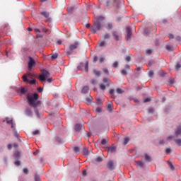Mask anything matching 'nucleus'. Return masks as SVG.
<instances>
[{
    "label": "nucleus",
    "instance_id": "a211bd4d",
    "mask_svg": "<svg viewBox=\"0 0 181 181\" xmlns=\"http://www.w3.org/2000/svg\"><path fill=\"white\" fill-rule=\"evenodd\" d=\"M112 102H109V104L107 105V110H109L110 112H111V111H112Z\"/></svg>",
    "mask_w": 181,
    "mask_h": 181
},
{
    "label": "nucleus",
    "instance_id": "ea45409f",
    "mask_svg": "<svg viewBox=\"0 0 181 181\" xmlns=\"http://www.w3.org/2000/svg\"><path fill=\"white\" fill-rule=\"evenodd\" d=\"M146 54H152V49H146Z\"/></svg>",
    "mask_w": 181,
    "mask_h": 181
},
{
    "label": "nucleus",
    "instance_id": "72a5a7b5",
    "mask_svg": "<svg viewBox=\"0 0 181 181\" xmlns=\"http://www.w3.org/2000/svg\"><path fill=\"white\" fill-rule=\"evenodd\" d=\"M169 84H170V86H173V84H175V79L170 78L169 79Z\"/></svg>",
    "mask_w": 181,
    "mask_h": 181
},
{
    "label": "nucleus",
    "instance_id": "4be33fe9",
    "mask_svg": "<svg viewBox=\"0 0 181 181\" xmlns=\"http://www.w3.org/2000/svg\"><path fill=\"white\" fill-rule=\"evenodd\" d=\"M91 101H93V97L88 96V98H86L87 104H91Z\"/></svg>",
    "mask_w": 181,
    "mask_h": 181
},
{
    "label": "nucleus",
    "instance_id": "5fc2aeb1",
    "mask_svg": "<svg viewBox=\"0 0 181 181\" xmlns=\"http://www.w3.org/2000/svg\"><path fill=\"white\" fill-rule=\"evenodd\" d=\"M20 155H21V153L17 152V153H16L14 154V156H15V158H19Z\"/></svg>",
    "mask_w": 181,
    "mask_h": 181
},
{
    "label": "nucleus",
    "instance_id": "680f3d73",
    "mask_svg": "<svg viewBox=\"0 0 181 181\" xmlns=\"http://www.w3.org/2000/svg\"><path fill=\"white\" fill-rule=\"evenodd\" d=\"M126 62H131V57L128 56L125 58Z\"/></svg>",
    "mask_w": 181,
    "mask_h": 181
},
{
    "label": "nucleus",
    "instance_id": "423d86ee",
    "mask_svg": "<svg viewBox=\"0 0 181 181\" xmlns=\"http://www.w3.org/2000/svg\"><path fill=\"white\" fill-rule=\"evenodd\" d=\"M126 32V40H129V39H131V36H132V30H131V27H127Z\"/></svg>",
    "mask_w": 181,
    "mask_h": 181
},
{
    "label": "nucleus",
    "instance_id": "f03ea898",
    "mask_svg": "<svg viewBox=\"0 0 181 181\" xmlns=\"http://www.w3.org/2000/svg\"><path fill=\"white\" fill-rule=\"evenodd\" d=\"M27 99L28 101L29 105L30 107H33L34 108H36V107H38V105H40V101H39V94L34 93L33 95H28Z\"/></svg>",
    "mask_w": 181,
    "mask_h": 181
},
{
    "label": "nucleus",
    "instance_id": "ddd939ff",
    "mask_svg": "<svg viewBox=\"0 0 181 181\" xmlns=\"http://www.w3.org/2000/svg\"><path fill=\"white\" fill-rule=\"evenodd\" d=\"M89 90H90V88H88V86H83L81 89V93L83 94H87V93H88Z\"/></svg>",
    "mask_w": 181,
    "mask_h": 181
},
{
    "label": "nucleus",
    "instance_id": "2f4dec72",
    "mask_svg": "<svg viewBox=\"0 0 181 181\" xmlns=\"http://www.w3.org/2000/svg\"><path fill=\"white\" fill-rule=\"evenodd\" d=\"M121 74H122V76H127L128 74V72H127L126 69H122Z\"/></svg>",
    "mask_w": 181,
    "mask_h": 181
},
{
    "label": "nucleus",
    "instance_id": "39448f33",
    "mask_svg": "<svg viewBox=\"0 0 181 181\" xmlns=\"http://www.w3.org/2000/svg\"><path fill=\"white\" fill-rule=\"evenodd\" d=\"M28 59H29L28 70L30 71V70H32L33 66H35V64H36V62H35V59H33V58H32L31 57H29Z\"/></svg>",
    "mask_w": 181,
    "mask_h": 181
},
{
    "label": "nucleus",
    "instance_id": "7ed1b4c3",
    "mask_svg": "<svg viewBox=\"0 0 181 181\" xmlns=\"http://www.w3.org/2000/svg\"><path fill=\"white\" fill-rule=\"evenodd\" d=\"M23 81L29 83V84H35L36 80L32 78V74H26L23 76Z\"/></svg>",
    "mask_w": 181,
    "mask_h": 181
},
{
    "label": "nucleus",
    "instance_id": "3c124183",
    "mask_svg": "<svg viewBox=\"0 0 181 181\" xmlns=\"http://www.w3.org/2000/svg\"><path fill=\"white\" fill-rule=\"evenodd\" d=\"M23 171L25 175H28V173H29V170H28L27 168H24Z\"/></svg>",
    "mask_w": 181,
    "mask_h": 181
},
{
    "label": "nucleus",
    "instance_id": "5701e85b",
    "mask_svg": "<svg viewBox=\"0 0 181 181\" xmlns=\"http://www.w3.org/2000/svg\"><path fill=\"white\" fill-rule=\"evenodd\" d=\"M81 124H76L75 126L76 131H80V129H81Z\"/></svg>",
    "mask_w": 181,
    "mask_h": 181
},
{
    "label": "nucleus",
    "instance_id": "37998d69",
    "mask_svg": "<svg viewBox=\"0 0 181 181\" xmlns=\"http://www.w3.org/2000/svg\"><path fill=\"white\" fill-rule=\"evenodd\" d=\"M85 70L86 72H88V62H86L85 64Z\"/></svg>",
    "mask_w": 181,
    "mask_h": 181
},
{
    "label": "nucleus",
    "instance_id": "393cba45",
    "mask_svg": "<svg viewBox=\"0 0 181 181\" xmlns=\"http://www.w3.org/2000/svg\"><path fill=\"white\" fill-rule=\"evenodd\" d=\"M110 37H111V35L108 34V33H105L104 35H103V39L105 40H107V39H110Z\"/></svg>",
    "mask_w": 181,
    "mask_h": 181
},
{
    "label": "nucleus",
    "instance_id": "79ce46f5",
    "mask_svg": "<svg viewBox=\"0 0 181 181\" xmlns=\"http://www.w3.org/2000/svg\"><path fill=\"white\" fill-rule=\"evenodd\" d=\"M39 134H40L39 130H35L33 132V135H39Z\"/></svg>",
    "mask_w": 181,
    "mask_h": 181
},
{
    "label": "nucleus",
    "instance_id": "58836bf2",
    "mask_svg": "<svg viewBox=\"0 0 181 181\" xmlns=\"http://www.w3.org/2000/svg\"><path fill=\"white\" fill-rule=\"evenodd\" d=\"M101 104H103V100H101L100 98L97 99V105H101Z\"/></svg>",
    "mask_w": 181,
    "mask_h": 181
},
{
    "label": "nucleus",
    "instance_id": "c03bdc74",
    "mask_svg": "<svg viewBox=\"0 0 181 181\" xmlns=\"http://www.w3.org/2000/svg\"><path fill=\"white\" fill-rule=\"evenodd\" d=\"M114 69H117L118 67V62H115L113 64Z\"/></svg>",
    "mask_w": 181,
    "mask_h": 181
},
{
    "label": "nucleus",
    "instance_id": "f257e3e1",
    "mask_svg": "<svg viewBox=\"0 0 181 181\" xmlns=\"http://www.w3.org/2000/svg\"><path fill=\"white\" fill-rule=\"evenodd\" d=\"M105 19V17L102 16H95V20L93 23V25L90 27V31L92 33H97L103 29L104 26L103 21Z\"/></svg>",
    "mask_w": 181,
    "mask_h": 181
},
{
    "label": "nucleus",
    "instance_id": "2eb2a0df",
    "mask_svg": "<svg viewBox=\"0 0 181 181\" xmlns=\"http://www.w3.org/2000/svg\"><path fill=\"white\" fill-rule=\"evenodd\" d=\"M41 15L45 18H46L47 19H50V18L49 17L50 16L49 12H46V11L41 12Z\"/></svg>",
    "mask_w": 181,
    "mask_h": 181
},
{
    "label": "nucleus",
    "instance_id": "473e14b6",
    "mask_svg": "<svg viewBox=\"0 0 181 181\" xmlns=\"http://www.w3.org/2000/svg\"><path fill=\"white\" fill-rule=\"evenodd\" d=\"M180 67H181L180 64L177 63V64L175 65V71H179V69H180Z\"/></svg>",
    "mask_w": 181,
    "mask_h": 181
},
{
    "label": "nucleus",
    "instance_id": "a878e982",
    "mask_svg": "<svg viewBox=\"0 0 181 181\" xmlns=\"http://www.w3.org/2000/svg\"><path fill=\"white\" fill-rule=\"evenodd\" d=\"M74 152H75V153H80V148L76 146L74 148Z\"/></svg>",
    "mask_w": 181,
    "mask_h": 181
},
{
    "label": "nucleus",
    "instance_id": "052dcab7",
    "mask_svg": "<svg viewBox=\"0 0 181 181\" xmlns=\"http://www.w3.org/2000/svg\"><path fill=\"white\" fill-rule=\"evenodd\" d=\"M172 139H173V136H169L167 137V139H166L167 141H170V140H172Z\"/></svg>",
    "mask_w": 181,
    "mask_h": 181
},
{
    "label": "nucleus",
    "instance_id": "6e6d98bb",
    "mask_svg": "<svg viewBox=\"0 0 181 181\" xmlns=\"http://www.w3.org/2000/svg\"><path fill=\"white\" fill-rule=\"evenodd\" d=\"M149 101H151V98H144V103H149Z\"/></svg>",
    "mask_w": 181,
    "mask_h": 181
},
{
    "label": "nucleus",
    "instance_id": "e433bc0d",
    "mask_svg": "<svg viewBox=\"0 0 181 181\" xmlns=\"http://www.w3.org/2000/svg\"><path fill=\"white\" fill-rule=\"evenodd\" d=\"M74 11V7H69L68 8V12L69 13H72V12Z\"/></svg>",
    "mask_w": 181,
    "mask_h": 181
},
{
    "label": "nucleus",
    "instance_id": "0e129e2a",
    "mask_svg": "<svg viewBox=\"0 0 181 181\" xmlns=\"http://www.w3.org/2000/svg\"><path fill=\"white\" fill-rule=\"evenodd\" d=\"M159 144L160 145H164L165 144V141L164 140H160L159 141Z\"/></svg>",
    "mask_w": 181,
    "mask_h": 181
},
{
    "label": "nucleus",
    "instance_id": "13d9d810",
    "mask_svg": "<svg viewBox=\"0 0 181 181\" xmlns=\"http://www.w3.org/2000/svg\"><path fill=\"white\" fill-rule=\"evenodd\" d=\"M102 110H103V109H102L101 107H97L96 110H95V111H96L97 112H101Z\"/></svg>",
    "mask_w": 181,
    "mask_h": 181
},
{
    "label": "nucleus",
    "instance_id": "cd10ccee",
    "mask_svg": "<svg viewBox=\"0 0 181 181\" xmlns=\"http://www.w3.org/2000/svg\"><path fill=\"white\" fill-rule=\"evenodd\" d=\"M165 49H166L167 50H168L169 52H173V47H172V46L167 45V46L165 47Z\"/></svg>",
    "mask_w": 181,
    "mask_h": 181
},
{
    "label": "nucleus",
    "instance_id": "bf43d9fd",
    "mask_svg": "<svg viewBox=\"0 0 181 181\" xmlns=\"http://www.w3.org/2000/svg\"><path fill=\"white\" fill-rule=\"evenodd\" d=\"M104 62V57H100L99 59V63H103Z\"/></svg>",
    "mask_w": 181,
    "mask_h": 181
},
{
    "label": "nucleus",
    "instance_id": "69168bd1",
    "mask_svg": "<svg viewBox=\"0 0 181 181\" xmlns=\"http://www.w3.org/2000/svg\"><path fill=\"white\" fill-rule=\"evenodd\" d=\"M148 76H149V77H152V76H153V71H149Z\"/></svg>",
    "mask_w": 181,
    "mask_h": 181
},
{
    "label": "nucleus",
    "instance_id": "774afa93",
    "mask_svg": "<svg viewBox=\"0 0 181 181\" xmlns=\"http://www.w3.org/2000/svg\"><path fill=\"white\" fill-rule=\"evenodd\" d=\"M108 81H109L108 78H103V83H108Z\"/></svg>",
    "mask_w": 181,
    "mask_h": 181
},
{
    "label": "nucleus",
    "instance_id": "864d4df0",
    "mask_svg": "<svg viewBox=\"0 0 181 181\" xmlns=\"http://www.w3.org/2000/svg\"><path fill=\"white\" fill-rule=\"evenodd\" d=\"M14 163H15L16 166H19L21 165V161L16 160V161H15Z\"/></svg>",
    "mask_w": 181,
    "mask_h": 181
},
{
    "label": "nucleus",
    "instance_id": "a19ab883",
    "mask_svg": "<svg viewBox=\"0 0 181 181\" xmlns=\"http://www.w3.org/2000/svg\"><path fill=\"white\" fill-rule=\"evenodd\" d=\"M154 111H155V110H153V108H152V107H150L148 110V112H149V114L153 113Z\"/></svg>",
    "mask_w": 181,
    "mask_h": 181
},
{
    "label": "nucleus",
    "instance_id": "4d7b16f0",
    "mask_svg": "<svg viewBox=\"0 0 181 181\" xmlns=\"http://www.w3.org/2000/svg\"><path fill=\"white\" fill-rule=\"evenodd\" d=\"M90 84H97V81L96 80H94V79H92L90 81Z\"/></svg>",
    "mask_w": 181,
    "mask_h": 181
},
{
    "label": "nucleus",
    "instance_id": "c756f323",
    "mask_svg": "<svg viewBox=\"0 0 181 181\" xmlns=\"http://www.w3.org/2000/svg\"><path fill=\"white\" fill-rule=\"evenodd\" d=\"M168 166L170 167L171 170H175V167L173 166V164L172 163V162H168Z\"/></svg>",
    "mask_w": 181,
    "mask_h": 181
},
{
    "label": "nucleus",
    "instance_id": "bb28decb",
    "mask_svg": "<svg viewBox=\"0 0 181 181\" xmlns=\"http://www.w3.org/2000/svg\"><path fill=\"white\" fill-rule=\"evenodd\" d=\"M116 93H117V94H123L124 90L119 88L116 89Z\"/></svg>",
    "mask_w": 181,
    "mask_h": 181
},
{
    "label": "nucleus",
    "instance_id": "b1692460",
    "mask_svg": "<svg viewBox=\"0 0 181 181\" xmlns=\"http://www.w3.org/2000/svg\"><path fill=\"white\" fill-rule=\"evenodd\" d=\"M21 94H26V93H28V88H21Z\"/></svg>",
    "mask_w": 181,
    "mask_h": 181
},
{
    "label": "nucleus",
    "instance_id": "49530a36",
    "mask_svg": "<svg viewBox=\"0 0 181 181\" xmlns=\"http://www.w3.org/2000/svg\"><path fill=\"white\" fill-rule=\"evenodd\" d=\"M100 90H105V85H104V84H100Z\"/></svg>",
    "mask_w": 181,
    "mask_h": 181
},
{
    "label": "nucleus",
    "instance_id": "6ab92c4d",
    "mask_svg": "<svg viewBox=\"0 0 181 181\" xmlns=\"http://www.w3.org/2000/svg\"><path fill=\"white\" fill-rule=\"evenodd\" d=\"M136 163L138 166H139V168L145 167V163H144V162H142V161H136Z\"/></svg>",
    "mask_w": 181,
    "mask_h": 181
},
{
    "label": "nucleus",
    "instance_id": "7c9ffc66",
    "mask_svg": "<svg viewBox=\"0 0 181 181\" xmlns=\"http://www.w3.org/2000/svg\"><path fill=\"white\" fill-rule=\"evenodd\" d=\"M106 144H108V140H107L106 139H103L101 141V144H102V145H106Z\"/></svg>",
    "mask_w": 181,
    "mask_h": 181
},
{
    "label": "nucleus",
    "instance_id": "4468645a",
    "mask_svg": "<svg viewBox=\"0 0 181 181\" xmlns=\"http://www.w3.org/2000/svg\"><path fill=\"white\" fill-rule=\"evenodd\" d=\"M83 154L84 156H88L90 155V152L88 151V148L84 147L83 149Z\"/></svg>",
    "mask_w": 181,
    "mask_h": 181
},
{
    "label": "nucleus",
    "instance_id": "e2e57ef3",
    "mask_svg": "<svg viewBox=\"0 0 181 181\" xmlns=\"http://www.w3.org/2000/svg\"><path fill=\"white\" fill-rule=\"evenodd\" d=\"M130 67H131V66H129V65L126 64V65H125V69H124V70H126V71H127V70H129Z\"/></svg>",
    "mask_w": 181,
    "mask_h": 181
},
{
    "label": "nucleus",
    "instance_id": "de8ad7c7",
    "mask_svg": "<svg viewBox=\"0 0 181 181\" xmlns=\"http://www.w3.org/2000/svg\"><path fill=\"white\" fill-rule=\"evenodd\" d=\"M35 115L37 117V118H39L40 115H39V110H37V109H35Z\"/></svg>",
    "mask_w": 181,
    "mask_h": 181
},
{
    "label": "nucleus",
    "instance_id": "6e6552de",
    "mask_svg": "<svg viewBox=\"0 0 181 181\" xmlns=\"http://www.w3.org/2000/svg\"><path fill=\"white\" fill-rule=\"evenodd\" d=\"M108 152L110 153H115L117 152V147L115 145H112L110 147H107Z\"/></svg>",
    "mask_w": 181,
    "mask_h": 181
},
{
    "label": "nucleus",
    "instance_id": "09e8293b",
    "mask_svg": "<svg viewBox=\"0 0 181 181\" xmlns=\"http://www.w3.org/2000/svg\"><path fill=\"white\" fill-rule=\"evenodd\" d=\"M99 46H100V47H103V46H105V42L101 41V42H100V44H99Z\"/></svg>",
    "mask_w": 181,
    "mask_h": 181
},
{
    "label": "nucleus",
    "instance_id": "c85d7f7f",
    "mask_svg": "<svg viewBox=\"0 0 181 181\" xmlns=\"http://www.w3.org/2000/svg\"><path fill=\"white\" fill-rule=\"evenodd\" d=\"M175 144L177 145V146H181V139H176Z\"/></svg>",
    "mask_w": 181,
    "mask_h": 181
},
{
    "label": "nucleus",
    "instance_id": "f3484780",
    "mask_svg": "<svg viewBox=\"0 0 181 181\" xmlns=\"http://www.w3.org/2000/svg\"><path fill=\"white\" fill-rule=\"evenodd\" d=\"M25 114L26 115H28V117H32L33 115L32 110L30 108L26 109Z\"/></svg>",
    "mask_w": 181,
    "mask_h": 181
},
{
    "label": "nucleus",
    "instance_id": "338daca9",
    "mask_svg": "<svg viewBox=\"0 0 181 181\" xmlns=\"http://www.w3.org/2000/svg\"><path fill=\"white\" fill-rule=\"evenodd\" d=\"M7 148L11 151V149H12V144H8L7 145Z\"/></svg>",
    "mask_w": 181,
    "mask_h": 181
},
{
    "label": "nucleus",
    "instance_id": "dca6fc26",
    "mask_svg": "<svg viewBox=\"0 0 181 181\" xmlns=\"http://www.w3.org/2000/svg\"><path fill=\"white\" fill-rule=\"evenodd\" d=\"M181 134V127H177V129H175V135L177 136H179Z\"/></svg>",
    "mask_w": 181,
    "mask_h": 181
},
{
    "label": "nucleus",
    "instance_id": "f8f14e48",
    "mask_svg": "<svg viewBox=\"0 0 181 181\" xmlns=\"http://www.w3.org/2000/svg\"><path fill=\"white\" fill-rule=\"evenodd\" d=\"M6 121L8 124H11L12 129H15V124H13L12 119H9L8 117H6Z\"/></svg>",
    "mask_w": 181,
    "mask_h": 181
},
{
    "label": "nucleus",
    "instance_id": "603ef678",
    "mask_svg": "<svg viewBox=\"0 0 181 181\" xmlns=\"http://www.w3.org/2000/svg\"><path fill=\"white\" fill-rule=\"evenodd\" d=\"M110 94L112 95V97H114V94H115V90L114 89H111L110 90Z\"/></svg>",
    "mask_w": 181,
    "mask_h": 181
},
{
    "label": "nucleus",
    "instance_id": "1a4fd4ad",
    "mask_svg": "<svg viewBox=\"0 0 181 181\" xmlns=\"http://www.w3.org/2000/svg\"><path fill=\"white\" fill-rule=\"evenodd\" d=\"M77 47H78V42H76L74 44L69 45V50L73 52V50H75Z\"/></svg>",
    "mask_w": 181,
    "mask_h": 181
},
{
    "label": "nucleus",
    "instance_id": "4c0bfd02",
    "mask_svg": "<svg viewBox=\"0 0 181 181\" xmlns=\"http://www.w3.org/2000/svg\"><path fill=\"white\" fill-rule=\"evenodd\" d=\"M128 142H129V139L128 137L124 138L123 144L127 145V144H128Z\"/></svg>",
    "mask_w": 181,
    "mask_h": 181
},
{
    "label": "nucleus",
    "instance_id": "412c9836",
    "mask_svg": "<svg viewBox=\"0 0 181 181\" xmlns=\"http://www.w3.org/2000/svg\"><path fill=\"white\" fill-rule=\"evenodd\" d=\"M106 29H107V30H111V29H112L113 26H112V23H109L106 25L105 26Z\"/></svg>",
    "mask_w": 181,
    "mask_h": 181
},
{
    "label": "nucleus",
    "instance_id": "a18cd8bd",
    "mask_svg": "<svg viewBox=\"0 0 181 181\" xmlns=\"http://www.w3.org/2000/svg\"><path fill=\"white\" fill-rule=\"evenodd\" d=\"M170 152H172V149H170V148H167L165 149V153H170Z\"/></svg>",
    "mask_w": 181,
    "mask_h": 181
},
{
    "label": "nucleus",
    "instance_id": "0eeeda50",
    "mask_svg": "<svg viewBox=\"0 0 181 181\" xmlns=\"http://www.w3.org/2000/svg\"><path fill=\"white\" fill-rule=\"evenodd\" d=\"M112 36H113L115 40H116L117 42H118V40H119L121 39V35H119V34L117 31L112 32Z\"/></svg>",
    "mask_w": 181,
    "mask_h": 181
},
{
    "label": "nucleus",
    "instance_id": "c9c22d12",
    "mask_svg": "<svg viewBox=\"0 0 181 181\" xmlns=\"http://www.w3.org/2000/svg\"><path fill=\"white\" fill-rule=\"evenodd\" d=\"M14 131V136H16V138H19V133L16 132V130H15V127L14 129H13Z\"/></svg>",
    "mask_w": 181,
    "mask_h": 181
},
{
    "label": "nucleus",
    "instance_id": "9d476101",
    "mask_svg": "<svg viewBox=\"0 0 181 181\" xmlns=\"http://www.w3.org/2000/svg\"><path fill=\"white\" fill-rule=\"evenodd\" d=\"M107 168L110 169V170H114V169H115V165H114V162L112 160H110L107 163Z\"/></svg>",
    "mask_w": 181,
    "mask_h": 181
},
{
    "label": "nucleus",
    "instance_id": "20e7f679",
    "mask_svg": "<svg viewBox=\"0 0 181 181\" xmlns=\"http://www.w3.org/2000/svg\"><path fill=\"white\" fill-rule=\"evenodd\" d=\"M42 73V74L39 76V79L40 81H46V79L50 77V73H49V71H46L45 69H43Z\"/></svg>",
    "mask_w": 181,
    "mask_h": 181
},
{
    "label": "nucleus",
    "instance_id": "9b49d317",
    "mask_svg": "<svg viewBox=\"0 0 181 181\" xmlns=\"http://www.w3.org/2000/svg\"><path fill=\"white\" fill-rule=\"evenodd\" d=\"M143 158L145 159V160H146L147 162H152V157H151L149 156V154L148 153H145L144 156H143Z\"/></svg>",
    "mask_w": 181,
    "mask_h": 181
},
{
    "label": "nucleus",
    "instance_id": "aec40b11",
    "mask_svg": "<svg viewBox=\"0 0 181 181\" xmlns=\"http://www.w3.org/2000/svg\"><path fill=\"white\" fill-rule=\"evenodd\" d=\"M93 74H95V77H100V76H101L100 71H97L95 69L93 70Z\"/></svg>",
    "mask_w": 181,
    "mask_h": 181
},
{
    "label": "nucleus",
    "instance_id": "f704fd0d",
    "mask_svg": "<svg viewBox=\"0 0 181 181\" xmlns=\"http://www.w3.org/2000/svg\"><path fill=\"white\" fill-rule=\"evenodd\" d=\"M95 162H103V158L98 156L95 159Z\"/></svg>",
    "mask_w": 181,
    "mask_h": 181
},
{
    "label": "nucleus",
    "instance_id": "8fccbe9b",
    "mask_svg": "<svg viewBox=\"0 0 181 181\" xmlns=\"http://www.w3.org/2000/svg\"><path fill=\"white\" fill-rule=\"evenodd\" d=\"M55 59H57V54H54L52 56V60H54Z\"/></svg>",
    "mask_w": 181,
    "mask_h": 181
}]
</instances>
